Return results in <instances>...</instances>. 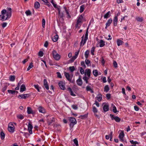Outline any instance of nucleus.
<instances>
[{
	"mask_svg": "<svg viewBox=\"0 0 146 146\" xmlns=\"http://www.w3.org/2000/svg\"><path fill=\"white\" fill-rule=\"evenodd\" d=\"M8 11H6L5 9H3L1 11V15H0V19L2 21L6 20L9 18L11 15V9L10 8H8Z\"/></svg>",
	"mask_w": 146,
	"mask_h": 146,
	"instance_id": "1",
	"label": "nucleus"
},
{
	"mask_svg": "<svg viewBox=\"0 0 146 146\" xmlns=\"http://www.w3.org/2000/svg\"><path fill=\"white\" fill-rule=\"evenodd\" d=\"M53 56L54 58L56 60H58L60 58V55L55 50H53L52 52Z\"/></svg>",
	"mask_w": 146,
	"mask_h": 146,
	"instance_id": "2",
	"label": "nucleus"
},
{
	"mask_svg": "<svg viewBox=\"0 0 146 146\" xmlns=\"http://www.w3.org/2000/svg\"><path fill=\"white\" fill-rule=\"evenodd\" d=\"M47 121L49 125L51 124L54 121V118L52 116L49 115L46 116Z\"/></svg>",
	"mask_w": 146,
	"mask_h": 146,
	"instance_id": "3",
	"label": "nucleus"
},
{
	"mask_svg": "<svg viewBox=\"0 0 146 146\" xmlns=\"http://www.w3.org/2000/svg\"><path fill=\"white\" fill-rule=\"evenodd\" d=\"M15 127L11 122L8 125V130L9 132L13 133L14 131Z\"/></svg>",
	"mask_w": 146,
	"mask_h": 146,
	"instance_id": "4",
	"label": "nucleus"
},
{
	"mask_svg": "<svg viewBox=\"0 0 146 146\" xmlns=\"http://www.w3.org/2000/svg\"><path fill=\"white\" fill-rule=\"evenodd\" d=\"M69 120L70 122V126L72 127L76 124L77 121L75 119L74 117H70L69 118Z\"/></svg>",
	"mask_w": 146,
	"mask_h": 146,
	"instance_id": "5",
	"label": "nucleus"
},
{
	"mask_svg": "<svg viewBox=\"0 0 146 146\" xmlns=\"http://www.w3.org/2000/svg\"><path fill=\"white\" fill-rule=\"evenodd\" d=\"M110 116L112 120H115L117 122H119L120 121L121 119L117 116H114L111 114H110Z\"/></svg>",
	"mask_w": 146,
	"mask_h": 146,
	"instance_id": "6",
	"label": "nucleus"
},
{
	"mask_svg": "<svg viewBox=\"0 0 146 146\" xmlns=\"http://www.w3.org/2000/svg\"><path fill=\"white\" fill-rule=\"evenodd\" d=\"M83 19V17L82 15H81L78 17L77 21L76 24V27L78 26V25L79 23H82V20Z\"/></svg>",
	"mask_w": 146,
	"mask_h": 146,
	"instance_id": "7",
	"label": "nucleus"
},
{
	"mask_svg": "<svg viewBox=\"0 0 146 146\" xmlns=\"http://www.w3.org/2000/svg\"><path fill=\"white\" fill-rule=\"evenodd\" d=\"M65 83L62 81H60L58 83L59 87L62 90H64L65 89Z\"/></svg>",
	"mask_w": 146,
	"mask_h": 146,
	"instance_id": "8",
	"label": "nucleus"
},
{
	"mask_svg": "<svg viewBox=\"0 0 146 146\" xmlns=\"http://www.w3.org/2000/svg\"><path fill=\"white\" fill-rule=\"evenodd\" d=\"M76 83L79 86H81L82 84V81L81 79V76H79V77L78 79L76 80Z\"/></svg>",
	"mask_w": 146,
	"mask_h": 146,
	"instance_id": "9",
	"label": "nucleus"
},
{
	"mask_svg": "<svg viewBox=\"0 0 146 146\" xmlns=\"http://www.w3.org/2000/svg\"><path fill=\"white\" fill-rule=\"evenodd\" d=\"M30 95L28 94H22L19 95L18 96V98H23L25 99L29 97Z\"/></svg>",
	"mask_w": 146,
	"mask_h": 146,
	"instance_id": "10",
	"label": "nucleus"
},
{
	"mask_svg": "<svg viewBox=\"0 0 146 146\" xmlns=\"http://www.w3.org/2000/svg\"><path fill=\"white\" fill-rule=\"evenodd\" d=\"M91 73V70L87 68L85 70V72L84 73L85 76H86V75H87L88 77H90V76Z\"/></svg>",
	"mask_w": 146,
	"mask_h": 146,
	"instance_id": "11",
	"label": "nucleus"
},
{
	"mask_svg": "<svg viewBox=\"0 0 146 146\" xmlns=\"http://www.w3.org/2000/svg\"><path fill=\"white\" fill-rule=\"evenodd\" d=\"M64 74L66 78L70 82H71L72 80V78H71L69 74L68 73L66 72H64Z\"/></svg>",
	"mask_w": 146,
	"mask_h": 146,
	"instance_id": "12",
	"label": "nucleus"
},
{
	"mask_svg": "<svg viewBox=\"0 0 146 146\" xmlns=\"http://www.w3.org/2000/svg\"><path fill=\"white\" fill-rule=\"evenodd\" d=\"M87 39H88L84 38V35L82 37V40L80 42V45L81 46L82 44V46L84 45Z\"/></svg>",
	"mask_w": 146,
	"mask_h": 146,
	"instance_id": "13",
	"label": "nucleus"
},
{
	"mask_svg": "<svg viewBox=\"0 0 146 146\" xmlns=\"http://www.w3.org/2000/svg\"><path fill=\"white\" fill-rule=\"evenodd\" d=\"M33 126L30 123H29L28 125V130L29 133L31 134H32V129H33Z\"/></svg>",
	"mask_w": 146,
	"mask_h": 146,
	"instance_id": "14",
	"label": "nucleus"
},
{
	"mask_svg": "<svg viewBox=\"0 0 146 146\" xmlns=\"http://www.w3.org/2000/svg\"><path fill=\"white\" fill-rule=\"evenodd\" d=\"M103 109L104 112H106L109 110V105L108 104H105L104 105Z\"/></svg>",
	"mask_w": 146,
	"mask_h": 146,
	"instance_id": "15",
	"label": "nucleus"
},
{
	"mask_svg": "<svg viewBox=\"0 0 146 146\" xmlns=\"http://www.w3.org/2000/svg\"><path fill=\"white\" fill-rule=\"evenodd\" d=\"M124 134L123 133V131H121V133H120L119 137L121 141H123V138L124 137Z\"/></svg>",
	"mask_w": 146,
	"mask_h": 146,
	"instance_id": "16",
	"label": "nucleus"
},
{
	"mask_svg": "<svg viewBox=\"0 0 146 146\" xmlns=\"http://www.w3.org/2000/svg\"><path fill=\"white\" fill-rule=\"evenodd\" d=\"M43 82L45 88L46 90H48L49 89V87L46 80L44 79V80Z\"/></svg>",
	"mask_w": 146,
	"mask_h": 146,
	"instance_id": "17",
	"label": "nucleus"
},
{
	"mask_svg": "<svg viewBox=\"0 0 146 146\" xmlns=\"http://www.w3.org/2000/svg\"><path fill=\"white\" fill-rule=\"evenodd\" d=\"M117 17L115 16L113 19V23L114 25L115 26L117 25Z\"/></svg>",
	"mask_w": 146,
	"mask_h": 146,
	"instance_id": "18",
	"label": "nucleus"
},
{
	"mask_svg": "<svg viewBox=\"0 0 146 146\" xmlns=\"http://www.w3.org/2000/svg\"><path fill=\"white\" fill-rule=\"evenodd\" d=\"M112 20L111 19H110L108 20L107 23H106V26L105 27V29H106L108 26L110 25V24L112 23Z\"/></svg>",
	"mask_w": 146,
	"mask_h": 146,
	"instance_id": "19",
	"label": "nucleus"
},
{
	"mask_svg": "<svg viewBox=\"0 0 146 146\" xmlns=\"http://www.w3.org/2000/svg\"><path fill=\"white\" fill-rule=\"evenodd\" d=\"M39 111L41 113H45L46 112L45 110L42 107L40 106L38 108Z\"/></svg>",
	"mask_w": 146,
	"mask_h": 146,
	"instance_id": "20",
	"label": "nucleus"
},
{
	"mask_svg": "<svg viewBox=\"0 0 146 146\" xmlns=\"http://www.w3.org/2000/svg\"><path fill=\"white\" fill-rule=\"evenodd\" d=\"M9 85V84L7 83L4 84L3 87L2 89V91L3 92H4L7 89V88Z\"/></svg>",
	"mask_w": 146,
	"mask_h": 146,
	"instance_id": "21",
	"label": "nucleus"
},
{
	"mask_svg": "<svg viewBox=\"0 0 146 146\" xmlns=\"http://www.w3.org/2000/svg\"><path fill=\"white\" fill-rule=\"evenodd\" d=\"M111 106L112 107V110L113 112L115 113H117V111L115 105L113 104H111Z\"/></svg>",
	"mask_w": 146,
	"mask_h": 146,
	"instance_id": "22",
	"label": "nucleus"
},
{
	"mask_svg": "<svg viewBox=\"0 0 146 146\" xmlns=\"http://www.w3.org/2000/svg\"><path fill=\"white\" fill-rule=\"evenodd\" d=\"M96 99L99 102H100L102 99V96L101 94H99L96 97Z\"/></svg>",
	"mask_w": 146,
	"mask_h": 146,
	"instance_id": "23",
	"label": "nucleus"
},
{
	"mask_svg": "<svg viewBox=\"0 0 146 146\" xmlns=\"http://www.w3.org/2000/svg\"><path fill=\"white\" fill-rule=\"evenodd\" d=\"M99 43H100V46L101 47L104 46L105 45V41L102 39L100 40Z\"/></svg>",
	"mask_w": 146,
	"mask_h": 146,
	"instance_id": "24",
	"label": "nucleus"
},
{
	"mask_svg": "<svg viewBox=\"0 0 146 146\" xmlns=\"http://www.w3.org/2000/svg\"><path fill=\"white\" fill-rule=\"evenodd\" d=\"M58 13L59 15V16L62 18L64 16V14L62 13H61L60 9V8H58Z\"/></svg>",
	"mask_w": 146,
	"mask_h": 146,
	"instance_id": "25",
	"label": "nucleus"
},
{
	"mask_svg": "<svg viewBox=\"0 0 146 146\" xmlns=\"http://www.w3.org/2000/svg\"><path fill=\"white\" fill-rule=\"evenodd\" d=\"M35 7L36 9H37L39 8L40 6L39 3L38 1L35 2L34 4Z\"/></svg>",
	"mask_w": 146,
	"mask_h": 146,
	"instance_id": "26",
	"label": "nucleus"
},
{
	"mask_svg": "<svg viewBox=\"0 0 146 146\" xmlns=\"http://www.w3.org/2000/svg\"><path fill=\"white\" fill-rule=\"evenodd\" d=\"M25 90L26 88L24 84L22 85L21 87L20 92H23L25 91Z\"/></svg>",
	"mask_w": 146,
	"mask_h": 146,
	"instance_id": "27",
	"label": "nucleus"
},
{
	"mask_svg": "<svg viewBox=\"0 0 146 146\" xmlns=\"http://www.w3.org/2000/svg\"><path fill=\"white\" fill-rule=\"evenodd\" d=\"M89 77H86V76H84L83 78V80L85 81L86 83L88 84V80L90 78Z\"/></svg>",
	"mask_w": 146,
	"mask_h": 146,
	"instance_id": "28",
	"label": "nucleus"
},
{
	"mask_svg": "<svg viewBox=\"0 0 146 146\" xmlns=\"http://www.w3.org/2000/svg\"><path fill=\"white\" fill-rule=\"evenodd\" d=\"M92 111L94 113V114L96 116H98L96 114V113L98 112V110L94 106H93L92 108Z\"/></svg>",
	"mask_w": 146,
	"mask_h": 146,
	"instance_id": "29",
	"label": "nucleus"
},
{
	"mask_svg": "<svg viewBox=\"0 0 146 146\" xmlns=\"http://www.w3.org/2000/svg\"><path fill=\"white\" fill-rule=\"evenodd\" d=\"M58 36L56 35L54 36L52 38V40L54 42H56L58 40Z\"/></svg>",
	"mask_w": 146,
	"mask_h": 146,
	"instance_id": "30",
	"label": "nucleus"
},
{
	"mask_svg": "<svg viewBox=\"0 0 146 146\" xmlns=\"http://www.w3.org/2000/svg\"><path fill=\"white\" fill-rule=\"evenodd\" d=\"M86 90L87 91H90L91 93H93L94 91L92 90L90 86H87L86 87Z\"/></svg>",
	"mask_w": 146,
	"mask_h": 146,
	"instance_id": "31",
	"label": "nucleus"
},
{
	"mask_svg": "<svg viewBox=\"0 0 146 146\" xmlns=\"http://www.w3.org/2000/svg\"><path fill=\"white\" fill-rule=\"evenodd\" d=\"M27 112L28 114H31L33 113V111L31 108L28 107L27 108Z\"/></svg>",
	"mask_w": 146,
	"mask_h": 146,
	"instance_id": "32",
	"label": "nucleus"
},
{
	"mask_svg": "<svg viewBox=\"0 0 146 146\" xmlns=\"http://www.w3.org/2000/svg\"><path fill=\"white\" fill-rule=\"evenodd\" d=\"M68 91L69 92L71 96H75V95L74 94L72 89L70 88H68Z\"/></svg>",
	"mask_w": 146,
	"mask_h": 146,
	"instance_id": "33",
	"label": "nucleus"
},
{
	"mask_svg": "<svg viewBox=\"0 0 146 146\" xmlns=\"http://www.w3.org/2000/svg\"><path fill=\"white\" fill-rule=\"evenodd\" d=\"M110 11L108 12L104 16V18L107 19L109 18L110 16Z\"/></svg>",
	"mask_w": 146,
	"mask_h": 146,
	"instance_id": "34",
	"label": "nucleus"
},
{
	"mask_svg": "<svg viewBox=\"0 0 146 146\" xmlns=\"http://www.w3.org/2000/svg\"><path fill=\"white\" fill-rule=\"evenodd\" d=\"M15 79V76L14 75H11L9 77V80L11 81H14Z\"/></svg>",
	"mask_w": 146,
	"mask_h": 146,
	"instance_id": "35",
	"label": "nucleus"
},
{
	"mask_svg": "<svg viewBox=\"0 0 146 146\" xmlns=\"http://www.w3.org/2000/svg\"><path fill=\"white\" fill-rule=\"evenodd\" d=\"M88 113L84 115H81L80 116V117L82 119H84L88 117Z\"/></svg>",
	"mask_w": 146,
	"mask_h": 146,
	"instance_id": "36",
	"label": "nucleus"
},
{
	"mask_svg": "<svg viewBox=\"0 0 146 146\" xmlns=\"http://www.w3.org/2000/svg\"><path fill=\"white\" fill-rule=\"evenodd\" d=\"M117 45L118 46L121 45L123 43V41L119 39H117Z\"/></svg>",
	"mask_w": 146,
	"mask_h": 146,
	"instance_id": "37",
	"label": "nucleus"
},
{
	"mask_svg": "<svg viewBox=\"0 0 146 146\" xmlns=\"http://www.w3.org/2000/svg\"><path fill=\"white\" fill-rule=\"evenodd\" d=\"M93 73L94 76L96 77L98 75V72L97 70H94L93 71Z\"/></svg>",
	"mask_w": 146,
	"mask_h": 146,
	"instance_id": "38",
	"label": "nucleus"
},
{
	"mask_svg": "<svg viewBox=\"0 0 146 146\" xmlns=\"http://www.w3.org/2000/svg\"><path fill=\"white\" fill-rule=\"evenodd\" d=\"M0 137L1 139H3L5 137V134L3 131H1L0 133Z\"/></svg>",
	"mask_w": 146,
	"mask_h": 146,
	"instance_id": "39",
	"label": "nucleus"
},
{
	"mask_svg": "<svg viewBox=\"0 0 146 146\" xmlns=\"http://www.w3.org/2000/svg\"><path fill=\"white\" fill-rule=\"evenodd\" d=\"M109 88L108 85H107L105 86L104 88V91L105 92H107L109 91Z\"/></svg>",
	"mask_w": 146,
	"mask_h": 146,
	"instance_id": "40",
	"label": "nucleus"
},
{
	"mask_svg": "<svg viewBox=\"0 0 146 146\" xmlns=\"http://www.w3.org/2000/svg\"><path fill=\"white\" fill-rule=\"evenodd\" d=\"M136 19L137 21L140 22H141L143 21V19L142 17H136Z\"/></svg>",
	"mask_w": 146,
	"mask_h": 146,
	"instance_id": "41",
	"label": "nucleus"
},
{
	"mask_svg": "<svg viewBox=\"0 0 146 146\" xmlns=\"http://www.w3.org/2000/svg\"><path fill=\"white\" fill-rule=\"evenodd\" d=\"M84 9V5H82L80 7V13H82Z\"/></svg>",
	"mask_w": 146,
	"mask_h": 146,
	"instance_id": "42",
	"label": "nucleus"
},
{
	"mask_svg": "<svg viewBox=\"0 0 146 146\" xmlns=\"http://www.w3.org/2000/svg\"><path fill=\"white\" fill-rule=\"evenodd\" d=\"M89 53V50H87L85 53V58L87 59L88 56V55Z\"/></svg>",
	"mask_w": 146,
	"mask_h": 146,
	"instance_id": "43",
	"label": "nucleus"
},
{
	"mask_svg": "<svg viewBox=\"0 0 146 146\" xmlns=\"http://www.w3.org/2000/svg\"><path fill=\"white\" fill-rule=\"evenodd\" d=\"M33 67V63H31L30 64L29 67L27 68V71H29L30 69L32 68Z\"/></svg>",
	"mask_w": 146,
	"mask_h": 146,
	"instance_id": "44",
	"label": "nucleus"
},
{
	"mask_svg": "<svg viewBox=\"0 0 146 146\" xmlns=\"http://www.w3.org/2000/svg\"><path fill=\"white\" fill-rule=\"evenodd\" d=\"M17 117L18 118L20 119H22L24 118L23 116L21 114L18 115Z\"/></svg>",
	"mask_w": 146,
	"mask_h": 146,
	"instance_id": "45",
	"label": "nucleus"
},
{
	"mask_svg": "<svg viewBox=\"0 0 146 146\" xmlns=\"http://www.w3.org/2000/svg\"><path fill=\"white\" fill-rule=\"evenodd\" d=\"M74 143L75 144L76 146L78 145V142L76 138L75 139L73 140Z\"/></svg>",
	"mask_w": 146,
	"mask_h": 146,
	"instance_id": "46",
	"label": "nucleus"
},
{
	"mask_svg": "<svg viewBox=\"0 0 146 146\" xmlns=\"http://www.w3.org/2000/svg\"><path fill=\"white\" fill-rule=\"evenodd\" d=\"M69 69L71 72H73L75 70V68L74 66H70L69 67Z\"/></svg>",
	"mask_w": 146,
	"mask_h": 146,
	"instance_id": "47",
	"label": "nucleus"
},
{
	"mask_svg": "<svg viewBox=\"0 0 146 146\" xmlns=\"http://www.w3.org/2000/svg\"><path fill=\"white\" fill-rule=\"evenodd\" d=\"M95 49V47H92L91 49V53L92 55H94V51Z\"/></svg>",
	"mask_w": 146,
	"mask_h": 146,
	"instance_id": "48",
	"label": "nucleus"
},
{
	"mask_svg": "<svg viewBox=\"0 0 146 146\" xmlns=\"http://www.w3.org/2000/svg\"><path fill=\"white\" fill-rule=\"evenodd\" d=\"M85 62L87 66H89V64L90 63V61L86 59L85 60Z\"/></svg>",
	"mask_w": 146,
	"mask_h": 146,
	"instance_id": "49",
	"label": "nucleus"
},
{
	"mask_svg": "<svg viewBox=\"0 0 146 146\" xmlns=\"http://www.w3.org/2000/svg\"><path fill=\"white\" fill-rule=\"evenodd\" d=\"M88 28H87V30H86V33L85 35V37H84V38H86L87 39H88Z\"/></svg>",
	"mask_w": 146,
	"mask_h": 146,
	"instance_id": "50",
	"label": "nucleus"
},
{
	"mask_svg": "<svg viewBox=\"0 0 146 146\" xmlns=\"http://www.w3.org/2000/svg\"><path fill=\"white\" fill-rule=\"evenodd\" d=\"M80 72L82 74H83L85 73L84 70L82 67H80Z\"/></svg>",
	"mask_w": 146,
	"mask_h": 146,
	"instance_id": "51",
	"label": "nucleus"
},
{
	"mask_svg": "<svg viewBox=\"0 0 146 146\" xmlns=\"http://www.w3.org/2000/svg\"><path fill=\"white\" fill-rule=\"evenodd\" d=\"M25 13L27 16L30 15L31 14V13L30 11L29 10L26 11L25 12Z\"/></svg>",
	"mask_w": 146,
	"mask_h": 146,
	"instance_id": "52",
	"label": "nucleus"
},
{
	"mask_svg": "<svg viewBox=\"0 0 146 146\" xmlns=\"http://www.w3.org/2000/svg\"><path fill=\"white\" fill-rule=\"evenodd\" d=\"M34 86L35 87V88L37 90V91L38 92H40L39 90V86L38 85H34Z\"/></svg>",
	"mask_w": 146,
	"mask_h": 146,
	"instance_id": "53",
	"label": "nucleus"
},
{
	"mask_svg": "<svg viewBox=\"0 0 146 146\" xmlns=\"http://www.w3.org/2000/svg\"><path fill=\"white\" fill-rule=\"evenodd\" d=\"M72 108L75 110L77 109L78 108L77 105H72Z\"/></svg>",
	"mask_w": 146,
	"mask_h": 146,
	"instance_id": "54",
	"label": "nucleus"
},
{
	"mask_svg": "<svg viewBox=\"0 0 146 146\" xmlns=\"http://www.w3.org/2000/svg\"><path fill=\"white\" fill-rule=\"evenodd\" d=\"M77 58V57L74 56H73L72 58L70 59V61L71 62H74V60Z\"/></svg>",
	"mask_w": 146,
	"mask_h": 146,
	"instance_id": "55",
	"label": "nucleus"
},
{
	"mask_svg": "<svg viewBox=\"0 0 146 146\" xmlns=\"http://www.w3.org/2000/svg\"><path fill=\"white\" fill-rule=\"evenodd\" d=\"M8 92L9 93H11L12 94H14L15 93V91H13V90H8Z\"/></svg>",
	"mask_w": 146,
	"mask_h": 146,
	"instance_id": "56",
	"label": "nucleus"
},
{
	"mask_svg": "<svg viewBox=\"0 0 146 146\" xmlns=\"http://www.w3.org/2000/svg\"><path fill=\"white\" fill-rule=\"evenodd\" d=\"M45 21L44 19H42V26L43 28H44L45 26Z\"/></svg>",
	"mask_w": 146,
	"mask_h": 146,
	"instance_id": "57",
	"label": "nucleus"
},
{
	"mask_svg": "<svg viewBox=\"0 0 146 146\" xmlns=\"http://www.w3.org/2000/svg\"><path fill=\"white\" fill-rule=\"evenodd\" d=\"M64 8L65 10V11H66V14H67V15H68V17L69 18H70V16L69 13H68V12L66 10V7H64Z\"/></svg>",
	"mask_w": 146,
	"mask_h": 146,
	"instance_id": "58",
	"label": "nucleus"
},
{
	"mask_svg": "<svg viewBox=\"0 0 146 146\" xmlns=\"http://www.w3.org/2000/svg\"><path fill=\"white\" fill-rule=\"evenodd\" d=\"M81 65L83 66L84 68H85L86 67V65L85 64L84 62V61H82L81 63Z\"/></svg>",
	"mask_w": 146,
	"mask_h": 146,
	"instance_id": "59",
	"label": "nucleus"
},
{
	"mask_svg": "<svg viewBox=\"0 0 146 146\" xmlns=\"http://www.w3.org/2000/svg\"><path fill=\"white\" fill-rule=\"evenodd\" d=\"M113 65L114 67L116 68L117 67V62L115 61H113Z\"/></svg>",
	"mask_w": 146,
	"mask_h": 146,
	"instance_id": "60",
	"label": "nucleus"
},
{
	"mask_svg": "<svg viewBox=\"0 0 146 146\" xmlns=\"http://www.w3.org/2000/svg\"><path fill=\"white\" fill-rule=\"evenodd\" d=\"M57 77L60 78H62V77L60 73L59 72H57Z\"/></svg>",
	"mask_w": 146,
	"mask_h": 146,
	"instance_id": "61",
	"label": "nucleus"
},
{
	"mask_svg": "<svg viewBox=\"0 0 146 146\" xmlns=\"http://www.w3.org/2000/svg\"><path fill=\"white\" fill-rule=\"evenodd\" d=\"M7 23H4L2 24V27L3 28H4L7 25Z\"/></svg>",
	"mask_w": 146,
	"mask_h": 146,
	"instance_id": "62",
	"label": "nucleus"
},
{
	"mask_svg": "<svg viewBox=\"0 0 146 146\" xmlns=\"http://www.w3.org/2000/svg\"><path fill=\"white\" fill-rule=\"evenodd\" d=\"M43 53L42 51H40L38 52V55L40 56H43Z\"/></svg>",
	"mask_w": 146,
	"mask_h": 146,
	"instance_id": "63",
	"label": "nucleus"
},
{
	"mask_svg": "<svg viewBox=\"0 0 146 146\" xmlns=\"http://www.w3.org/2000/svg\"><path fill=\"white\" fill-rule=\"evenodd\" d=\"M111 94H107L106 95V96L108 99L110 98Z\"/></svg>",
	"mask_w": 146,
	"mask_h": 146,
	"instance_id": "64",
	"label": "nucleus"
}]
</instances>
